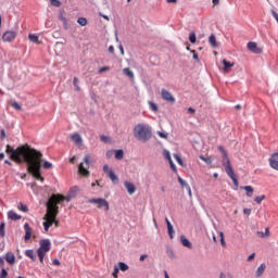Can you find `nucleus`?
Here are the masks:
<instances>
[{
	"instance_id": "obj_1",
	"label": "nucleus",
	"mask_w": 278,
	"mask_h": 278,
	"mask_svg": "<svg viewBox=\"0 0 278 278\" xmlns=\"http://www.w3.org/2000/svg\"><path fill=\"white\" fill-rule=\"evenodd\" d=\"M5 153L10 155L13 162H18L20 164L26 163L29 175L35 177L38 181H45V177L40 174V168H42V154L40 151L28 144L22 146L15 150L12 146L8 144Z\"/></svg>"
},
{
	"instance_id": "obj_2",
	"label": "nucleus",
	"mask_w": 278,
	"mask_h": 278,
	"mask_svg": "<svg viewBox=\"0 0 278 278\" xmlns=\"http://www.w3.org/2000/svg\"><path fill=\"white\" fill-rule=\"evenodd\" d=\"M64 202V197L62 194L56 193L52 194L47 204V213L43 216V229L45 231H49V228L53 227V223H55V218H58V214H60V203Z\"/></svg>"
},
{
	"instance_id": "obj_3",
	"label": "nucleus",
	"mask_w": 278,
	"mask_h": 278,
	"mask_svg": "<svg viewBox=\"0 0 278 278\" xmlns=\"http://www.w3.org/2000/svg\"><path fill=\"white\" fill-rule=\"evenodd\" d=\"M218 151L223 153V166L225 167L226 174L230 179L233 181V186L238 188V177L236 176V173L233 172V167L231 166V161H229V156L227 155V150L223 148V146L218 147Z\"/></svg>"
},
{
	"instance_id": "obj_4",
	"label": "nucleus",
	"mask_w": 278,
	"mask_h": 278,
	"mask_svg": "<svg viewBox=\"0 0 278 278\" xmlns=\"http://www.w3.org/2000/svg\"><path fill=\"white\" fill-rule=\"evenodd\" d=\"M134 136L139 142H149V139L152 138L153 132L151 131V127L146 124H138L134 128Z\"/></svg>"
},
{
	"instance_id": "obj_5",
	"label": "nucleus",
	"mask_w": 278,
	"mask_h": 278,
	"mask_svg": "<svg viewBox=\"0 0 278 278\" xmlns=\"http://www.w3.org/2000/svg\"><path fill=\"white\" fill-rule=\"evenodd\" d=\"M40 247L37 250L40 264H45V255L51 251V241L49 239H42L39 242Z\"/></svg>"
},
{
	"instance_id": "obj_6",
	"label": "nucleus",
	"mask_w": 278,
	"mask_h": 278,
	"mask_svg": "<svg viewBox=\"0 0 278 278\" xmlns=\"http://www.w3.org/2000/svg\"><path fill=\"white\" fill-rule=\"evenodd\" d=\"M92 162H94V160H92V156H90V154H86L84 157V163H80L78 166L79 175H81L83 177H89L90 172L88 170V168H90V164H92Z\"/></svg>"
},
{
	"instance_id": "obj_7",
	"label": "nucleus",
	"mask_w": 278,
	"mask_h": 278,
	"mask_svg": "<svg viewBox=\"0 0 278 278\" xmlns=\"http://www.w3.org/2000/svg\"><path fill=\"white\" fill-rule=\"evenodd\" d=\"M88 203H93L97 205L98 210H101L102 207H105L106 212H110V202L103 198H98V199H89Z\"/></svg>"
},
{
	"instance_id": "obj_8",
	"label": "nucleus",
	"mask_w": 278,
	"mask_h": 278,
	"mask_svg": "<svg viewBox=\"0 0 278 278\" xmlns=\"http://www.w3.org/2000/svg\"><path fill=\"white\" fill-rule=\"evenodd\" d=\"M16 36H18V33L15 30H7L2 35V40L3 42H14L16 40Z\"/></svg>"
},
{
	"instance_id": "obj_9",
	"label": "nucleus",
	"mask_w": 278,
	"mask_h": 278,
	"mask_svg": "<svg viewBox=\"0 0 278 278\" xmlns=\"http://www.w3.org/2000/svg\"><path fill=\"white\" fill-rule=\"evenodd\" d=\"M161 97L164 101H167L168 103H175V97H173V93H170L166 89L161 90Z\"/></svg>"
},
{
	"instance_id": "obj_10",
	"label": "nucleus",
	"mask_w": 278,
	"mask_h": 278,
	"mask_svg": "<svg viewBox=\"0 0 278 278\" xmlns=\"http://www.w3.org/2000/svg\"><path fill=\"white\" fill-rule=\"evenodd\" d=\"M24 230H25V237L24 240L25 242L31 240V235L34 233V228L29 226V223L24 224Z\"/></svg>"
},
{
	"instance_id": "obj_11",
	"label": "nucleus",
	"mask_w": 278,
	"mask_h": 278,
	"mask_svg": "<svg viewBox=\"0 0 278 278\" xmlns=\"http://www.w3.org/2000/svg\"><path fill=\"white\" fill-rule=\"evenodd\" d=\"M72 142H75L77 147H81L84 144V139L79 132H75L71 136Z\"/></svg>"
},
{
	"instance_id": "obj_12",
	"label": "nucleus",
	"mask_w": 278,
	"mask_h": 278,
	"mask_svg": "<svg viewBox=\"0 0 278 278\" xmlns=\"http://www.w3.org/2000/svg\"><path fill=\"white\" fill-rule=\"evenodd\" d=\"M269 166H271L274 170H278V152L270 156Z\"/></svg>"
},
{
	"instance_id": "obj_13",
	"label": "nucleus",
	"mask_w": 278,
	"mask_h": 278,
	"mask_svg": "<svg viewBox=\"0 0 278 278\" xmlns=\"http://www.w3.org/2000/svg\"><path fill=\"white\" fill-rule=\"evenodd\" d=\"M248 50L252 53H262V49L257 48V43L253 41L248 42Z\"/></svg>"
},
{
	"instance_id": "obj_14",
	"label": "nucleus",
	"mask_w": 278,
	"mask_h": 278,
	"mask_svg": "<svg viewBox=\"0 0 278 278\" xmlns=\"http://www.w3.org/2000/svg\"><path fill=\"white\" fill-rule=\"evenodd\" d=\"M222 64L224 65V73H229V71L236 66V63H231L225 59L222 61Z\"/></svg>"
},
{
	"instance_id": "obj_15",
	"label": "nucleus",
	"mask_w": 278,
	"mask_h": 278,
	"mask_svg": "<svg viewBox=\"0 0 278 278\" xmlns=\"http://www.w3.org/2000/svg\"><path fill=\"white\" fill-rule=\"evenodd\" d=\"M124 186L128 192V194H134L136 192V185L129 181H125Z\"/></svg>"
},
{
	"instance_id": "obj_16",
	"label": "nucleus",
	"mask_w": 278,
	"mask_h": 278,
	"mask_svg": "<svg viewBox=\"0 0 278 278\" xmlns=\"http://www.w3.org/2000/svg\"><path fill=\"white\" fill-rule=\"evenodd\" d=\"M4 258L11 266L16 263V256H14V253L12 252H8Z\"/></svg>"
},
{
	"instance_id": "obj_17",
	"label": "nucleus",
	"mask_w": 278,
	"mask_h": 278,
	"mask_svg": "<svg viewBox=\"0 0 278 278\" xmlns=\"http://www.w3.org/2000/svg\"><path fill=\"white\" fill-rule=\"evenodd\" d=\"M165 223L167 225V231L170 240H173V235L175 233V230L173 229V224H170V220H168V217L165 218Z\"/></svg>"
},
{
	"instance_id": "obj_18",
	"label": "nucleus",
	"mask_w": 278,
	"mask_h": 278,
	"mask_svg": "<svg viewBox=\"0 0 278 278\" xmlns=\"http://www.w3.org/2000/svg\"><path fill=\"white\" fill-rule=\"evenodd\" d=\"M8 218H10V220H21L22 216L16 214L14 211H9Z\"/></svg>"
},
{
	"instance_id": "obj_19",
	"label": "nucleus",
	"mask_w": 278,
	"mask_h": 278,
	"mask_svg": "<svg viewBox=\"0 0 278 278\" xmlns=\"http://www.w3.org/2000/svg\"><path fill=\"white\" fill-rule=\"evenodd\" d=\"M180 242L182 247H186L187 249H192V243L190 242V240H188V238H186V236L180 237Z\"/></svg>"
},
{
	"instance_id": "obj_20",
	"label": "nucleus",
	"mask_w": 278,
	"mask_h": 278,
	"mask_svg": "<svg viewBox=\"0 0 278 278\" xmlns=\"http://www.w3.org/2000/svg\"><path fill=\"white\" fill-rule=\"evenodd\" d=\"M108 176L111 179V181H113V184H118V176H116V174L114 173V170L110 169L108 172Z\"/></svg>"
},
{
	"instance_id": "obj_21",
	"label": "nucleus",
	"mask_w": 278,
	"mask_h": 278,
	"mask_svg": "<svg viewBox=\"0 0 278 278\" xmlns=\"http://www.w3.org/2000/svg\"><path fill=\"white\" fill-rule=\"evenodd\" d=\"M242 189L245 190V192H247L245 194L249 198L253 197V192H255V189H253L252 186H244V187H242Z\"/></svg>"
},
{
	"instance_id": "obj_22",
	"label": "nucleus",
	"mask_w": 278,
	"mask_h": 278,
	"mask_svg": "<svg viewBox=\"0 0 278 278\" xmlns=\"http://www.w3.org/2000/svg\"><path fill=\"white\" fill-rule=\"evenodd\" d=\"M208 42H210L211 47H213L214 49H216V47H218V42L216 41L215 35L210 36Z\"/></svg>"
},
{
	"instance_id": "obj_23",
	"label": "nucleus",
	"mask_w": 278,
	"mask_h": 278,
	"mask_svg": "<svg viewBox=\"0 0 278 278\" xmlns=\"http://www.w3.org/2000/svg\"><path fill=\"white\" fill-rule=\"evenodd\" d=\"M265 270H266V264L263 263V264H261L260 267L257 268V270H256V276H257V277H262V275H264Z\"/></svg>"
},
{
	"instance_id": "obj_24",
	"label": "nucleus",
	"mask_w": 278,
	"mask_h": 278,
	"mask_svg": "<svg viewBox=\"0 0 278 278\" xmlns=\"http://www.w3.org/2000/svg\"><path fill=\"white\" fill-rule=\"evenodd\" d=\"M25 255L26 257L33 260V262H36V254L34 253V250H26Z\"/></svg>"
},
{
	"instance_id": "obj_25",
	"label": "nucleus",
	"mask_w": 278,
	"mask_h": 278,
	"mask_svg": "<svg viewBox=\"0 0 278 278\" xmlns=\"http://www.w3.org/2000/svg\"><path fill=\"white\" fill-rule=\"evenodd\" d=\"M125 157V152L123 150H115V160H123Z\"/></svg>"
},
{
	"instance_id": "obj_26",
	"label": "nucleus",
	"mask_w": 278,
	"mask_h": 278,
	"mask_svg": "<svg viewBox=\"0 0 278 278\" xmlns=\"http://www.w3.org/2000/svg\"><path fill=\"white\" fill-rule=\"evenodd\" d=\"M118 268L122 270V273H126V270H129V266L125 264L124 262L118 263Z\"/></svg>"
},
{
	"instance_id": "obj_27",
	"label": "nucleus",
	"mask_w": 278,
	"mask_h": 278,
	"mask_svg": "<svg viewBox=\"0 0 278 278\" xmlns=\"http://www.w3.org/2000/svg\"><path fill=\"white\" fill-rule=\"evenodd\" d=\"M77 24L81 25V27H86V25H88V20L86 17H79Z\"/></svg>"
},
{
	"instance_id": "obj_28",
	"label": "nucleus",
	"mask_w": 278,
	"mask_h": 278,
	"mask_svg": "<svg viewBox=\"0 0 278 278\" xmlns=\"http://www.w3.org/2000/svg\"><path fill=\"white\" fill-rule=\"evenodd\" d=\"M59 18L63 23L64 29H68V20L64 17L62 14L59 16Z\"/></svg>"
},
{
	"instance_id": "obj_29",
	"label": "nucleus",
	"mask_w": 278,
	"mask_h": 278,
	"mask_svg": "<svg viewBox=\"0 0 278 278\" xmlns=\"http://www.w3.org/2000/svg\"><path fill=\"white\" fill-rule=\"evenodd\" d=\"M123 73H124L125 75H127V77L134 78V72H131V70H129V67H125V68L123 70Z\"/></svg>"
},
{
	"instance_id": "obj_30",
	"label": "nucleus",
	"mask_w": 278,
	"mask_h": 278,
	"mask_svg": "<svg viewBox=\"0 0 278 278\" xmlns=\"http://www.w3.org/2000/svg\"><path fill=\"white\" fill-rule=\"evenodd\" d=\"M0 236L1 238H5V223L0 224Z\"/></svg>"
},
{
	"instance_id": "obj_31",
	"label": "nucleus",
	"mask_w": 278,
	"mask_h": 278,
	"mask_svg": "<svg viewBox=\"0 0 278 278\" xmlns=\"http://www.w3.org/2000/svg\"><path fill=\"white\" fill-rule=\"evenodd\" d=\"M189 41L191 42V45H194L197 42V34L190 33Z\"/></svg>"
},
{
	"instance_id": "obj_32",
	"label": "nucleus",
	"mask_w": 278,
	"mask_h": 278,
	"mask_svg": "<svg viewBox=\"0 0 278 278\" xmlns=\"http://www.w3.org/2000/svg\"><path fill=\"white\" fill-rule=\"evenodd\" d=\"M42 166L46 170H49L50 168H53V164L49 161H45Z\"/></svg>"
},
{
	"instance_id": "obj_33",
	"label": "nucleus",
	"mask_w": 278,
	"mask_h": 278,
	"mask_svg": "<svg viewBox=\"0 0 278 278\" xmlns=\"http://www.w3.org/2000/svg\"><path fill=\"white\" fill-rule=\"evenodd\" d=\"M200 160H202V162H205V164H212V156L205 157L203 155H200Z\"/></svg>"
},
{
	"instance_id": "obj_34",
	"label": "nucleus",
	"mask_w": 278,
	"mask_h": 278,
	"mask_svg": "<svg viewBox=\"0 0 278 278\" xmlns=\"http://www.w3.org/2000/svg\"><path fill=\"white\" fill-rule=\"evenodd\" d=\"M28 40H30V42H38V36L34 34H29Z\"/></svg>"
},
{
	"instance_id": "obj_35",
	"label": "nucleus",
	"mask_w": 278,
	"mask_h": 278,
	"mask_svg": "<svg viewBox=\"0 0 278 278\" xmlns=\"http://www.w3.org/2000/svg\"><path fill=\"white\" fill-rule=\"evenodd\" d=\"M265 199H266V195H258L254 199V201L260 205L262 204V201H264Z\"/></svg>"
},
{
	"instance_id": "obj_36",
	"label": "nucleus",
	"mask_w": 278,
	"mask_h": 278,
	"mask_svg": "<svg viewBox=\"0 0 278 278\" xmlns=\"http://www.w3.org/2000/svg\"><path fill=\"white\" fill-rule=\"evenodd\" d=\"M73 84L77 91L81 90V88L79 87V78L74 77Z\"/></svg>"
},
{
	"instance_id": "obj_37",
	"label": "nucleus",
	"mask_w": 278,
	"mask_h": 278,
	"mask_svg": "<svg viewBox=\"0 0 278 278\" xmlns=\"http://www.w3.org/2000/svg\"><path fill=\"white\" fill-rule=\"evenodd\" d=\"M50 3L54 8H60L62 5V2H60V0H50Z\"/></svg>"
},
{
	"instance_id": "obj_38",
	"label": "nucleus",
	"mask_w": 278,
	"mask_h": 278,
	"mask_svg": "<svg viewBox=\"0 0 278 278\" xmlns=\"http://www.w3.org/2000/svg\"><path fill=\"white\" fill-rule=\"evenodd\" d=\"M178 184H180L181 188H186L188 186V182H186V180L180 176H178Z\"/></svg>"
},
{
	"instance_id": "obj_39",
	"label": "nucleus",
	"mask_w": 278,
	"mask_h": 278,
	"mask_svg": "<svg viewBox=\"0 0 278 278\" xmlns=\"http://www.w3.org/2000/svg\"><path fill=\"white\" fill-rule=\"evenodd\" d=\"M149 105H150V110H152V112H157V110H159L157 104L149 101Z\"/></svg>"
},
{
	"instance_id": "obj_40",
	"label": "nucleus",
	"mask_w": 278,
	"mask_h": 278,
	"mask_svg": "<svg viewBox=\"0 0 278 278\" xmlns=\"http://www.w3.org/2000/svg\"><path fill=\"white\" fill-rule=\"evenodd\" d=\"M175 160L178 162L180 166H184V160L178 154H174Z\"/></svg>"
},
{
	"instance_id": "obj_41",
	"label": "nucleus",
	"mask_w": 278,
	"mask_h": 278,
	"mask_svg": "<svg viewBox=\"0 0 278 278\" xmlns=\"http://www.w3.org/2000/svg\"><path fill=\"white\" fill-rule=\"evenodd\" d=\"M18 210H21V212H29V208L27 207V205L23 203H20Z\"/></svg>"
},
{
	"instance_id": "obj_42",
	"label": "nucleus",
	"mask_w": 278,
	"mask_h": 278,
	"mask_svg": "<svg viewBox=\"0 0 278 278\" xmlns=\"http://www.w3.org/2000/svg\"><path fill=\"white\" fill-rule=\"evenodd\" d=\"M11 105L12 108H14V110H18V111L23 110V108H21V104H18V102H13Z\"/></svg>"
},
{
	"instance_id": "obj_43",
	"label": "nucleus",
	"mask_w": 278,
	"mask_h": 278,
	"mask_svg": "<svg viewBox=\"0 0 278 278\" xmlns=\"http://www.w3.org/2000/svg\"><path fill=\"white\" fill-rule=\"evenodd\" d=\"M219 236H220V243H222V247H226V242H225V233L223 232H219Z\"/></svg>"
},
{
	"instance_id": "obj_44",
	"label": "nucleus",
	"mask_w": 278,
	"mask_h": 278,
	"mask_svg": "<svg viewBox=\"0 0 278 278\" xmlns=\"http://www.w3.org/2000/svg\"><path fill=\"white\" fill-rule=\"evenodd\" d=\"M5 277H8V270H5V268L2 267L0 278H5Z\"/></svg>"
},
{
	"instance_id": "obj_45",
	"label": "nucleus",
	"mask_w": 278,
	"mask_h": 278,
	"mask_svg": "<svg viewBox=\"0 0 278 278\" xmlns=\"http://www.w3.org/2000/svg\"><path fill=\"white\" fill-rule=\"evenodd\" d=\"M191 53H192V55H193V60H194L195 62H199V53H197V51H194V50H191Z\"/></svg>"
},
{
	"instance_id": "obj_46",
	"label": "nucleus",
	"mask_w": 278,
	"mask_h": 278,
	"mask_svg": "<svg viewBox=\"0 0 278 278\" xmlns=\"http://www.w3.org/2000/svg\"><path fill=\"white\" fill-rule=\"evenodd\" d=\"M106 71H110V66L101 67L98 73L101 75V73H106Z\"/></svg>"
},
{
	"instance_id": "obj_47",
	"label": "nucleus",
	"mask_w": 278,
	"mask_h": 278,
	"mask_svg": "<svg viewBox=\"0 0 278 278\" xmlns=\"http://www.w3.org/2000/svg\"><path fill=\"white\" fill-rule=\"evenodd\" d=\"M119 268L117 266L114 267L113 277L118 278Z\"/></svg>"
},
{
	"instance_id": "obj_48",
	"label": "nucleus",
	"mask_w": 278,
	"mask_h": 278,
	"mask_svg": "<svg viewBox=\"0 0 278 278\" xmlns=\"http://www.w3.org/2000/svg\"><path fill=\"white\" fill-rule=\"evenodd\" d=\"M157 136H160V138H164L165 140L168 138V134L162 131H157Z\"/></svg>"
},
{
	"instance_id": "obj_49",
	"label": "nucleus",
	"mask_w": 278,
	"mask_h": 278,
	"mask_svg": "<svg viewBox=\"0 0 278 278\" xmlns=\"http://www.w3.org/2000/svg\"><path fill=\"white\" fill-rule=\"evenodd\" d=\"M169 166H170L172 170H174V173H177V166L175 165V163L173 161H169Z\"/></svg>"
},
{
	"instance_id": "obj_50",
	"label": "nucleus",
	"mask_w": 278,
	"mask_h": 278,
	"mask_svg": "<svg viewBox=\"0 0 278 278\" xmlns=\"http://www.w3.org/2000/svg\"><path fill=\"white\" fill-rule=\"evenodd\" d=\"M164 156L166 157V160H168V162H172V161H173V159L170 157V152L165 151V152H164Z\"/></svg>"
},
{
	"instance_id": "obj_51",
	"label": "nucleus",
	"mask_w": 278,
	"mask_h": 278,
	"mask_svg": "<svg viewBox=\"0 0 278 278\" xmlns=\"http://www.w3.org/2000/svg\"><path fill=\"white\" fill-rule=\"evenodd\" d=\"M243 213H244L247 216H251V208H244V210H243Z\"/></svg>"
},
{
	"instance_id": "obj_52",
	"label": "nucleus",
	"mask_w": 278,
	"mask_h": 278,
	"mask_svg": "<svg viewBox=\"0 0 278 278\" xmlns=\"http://www.w3.org/2000/svg\"><path fill=\"white\" fill-rule=\"evenodd\" d=\"M253 260H255V253H252V254L248 257V262H253Z\"/></svg>"
},
{
	"instance_id": "obj_53",
	"label": "nucleus",
	"mask_w": 278,
	"mask_h": 278,
	"mask_svg": "<svg viewBox=\"0 0 278 278\" xmlns=\"http://www.w3.org/2000/svg\"><path fill=\"white\" fill-rule=\"evenodd\" d=\"M52 264H53L54 266H60L62 263H60V260L54 258V261L52 262Z\"/></svg>"
},
{
	"instance_id": "obj_54",
	"label": "nucleus",
	"mask_w": 278,
	"mask_h": 278,
	"mask_svg": "<svg viewBox=\"0 0 278 278\" xmlns=\"http://www.w3.org/2000/svg\"><path fill=\"white\" fill-rule=\"evenodd\" d=\"M118 49L121 51V55H125V49L123 48V45H119Z\"/></svg>"
},
{
	"instance_id": "obj_55",
	"label": "nucleus",
	"mask_w": 278,
	"mask_h": 278,
	"mask_svg": "<svg viewBox=\"0 0 278 278\" xmlns=\"http://www.w3.org/2000/svg\"><path fill=\"white\" fill-rule=\"evenodd\" d=\"M53 225L54 227H60V220H58V217H54Z\"/></svg>"
},
{
	"instance_id": "obj_56",
	"label": "nucleus",
	"mask_w": 278,
	"mask_h": 278,
	"mask_svg": "<svg viewBox=\"0 0 278 278\" xmlns=\"http://www.w3.org/2000/svg\"><path fill=\"white\" fill-rule=\"evenodd\" d=\"M0 138H1V140L5 139V130L4 129L1 130Z\"/></svg>"
},
{
	"instance_id": "obj_57",
	"label": "nucleus",
	"mask_w": 278,
	"mask_h": 278,
	"mask_svg": "<svg viewBox=\"0 0 278 278\" xmlns=\"http://www.w3.org/2000/svg\"><path fill=\"white\" fill-rule=\"evenodd\" d=\"M147 257H149V255L142 254L139 260H140V262H144V260H147Z\"/></svg>"
},
{
	"instance_id": "obj_58",
	"label": "nucleus",
	"mask_w": 278,
	"mask_h": 278,
	"mask_svg": "<svg viewBox=\"0 0 278 278\" xmlns=\"http://www.w3.org/2000/svg\"><path fill=\"white\" fill-rule=\"evenodd\" d=\"M5 266V261H3L2 257H0V268H3Z\"/></svg>"
},
{
	"instance_id": "obj_59",
	"label": "nucleus",
	"mask_w": 278,
	"mask_h": 278,
	"mask_svg": "<svg viewBox=\"0 0 278 278\" xmlns=\"http://www.w3.org/2000/svg\"><path fill=\"white\" fill-rule=\"evenodd\" d=\"M188 112H189V114H195L197 110H194L193 108H189Z\"/></svg>"
},
{
	"instance_id": "obj_60",
	"label": "nucleus",
	"mask_w": 278,
	"mask_h": 278,
	"mask_svg": "<svg viewBox=\"0 0 278 278\" xmlns=\"http://www.w3.org/2000/svg\"><path fill=\"white\" fill-rule=\"evenodd\" d=\"M103 170H104V173H110V166L104 165V166H103Z\"/></svg>"
},
{
	"instance_id": "obj_61",
	"label": "nucleus",
	"mask_w": 278,
	"mask_h": 278,
	"mask_svg": "<svg viewBox=\"0 0 278 278\" xmlns=\"http://www.w3.org/2000/svg\"><path fill=\"white\" fill-rule=\"evenodd\" d=\"M100 16H102V18H104L105 21H110V17L108 15H104L103 13H99Z\"/></svg>"
},
{
	"instance_id": "obj_62",
	"label": "nucleus",
	"mask_w": 278,
	"mask_h": 278,
	"mask_svg": "<svg viewBox=\"0 0 278 278\" xmlns=\"http://www.w3.org/2000/svg\"><path fill=\"white\" fill-rule=\"evenodd\" d=\"M109 53H114V46L109 47Z\"/></svg>"
},
{
	"instance_id": "obj_63",
	"label": "nucleus",
	"mask_w": 278,
	"mask_h": 278,
	"mask_svg": "<svg viewBox=\"0 0 278 278\" xmlns=\"http://www.w3.org/2000/svg\"><path fill=\"white\" fill-rule=\"evenodd\" d=\"M101 140H102V142H108V137L101 136Z\"/></svg>"
},
{
	"instance_id": "obj_64",
	"label": "nucleus",
	"mask_w": 278,
	"mask_h": 278,
	"mask_svg": "<svg viewBox=\"0 0 278 278\" xmlns=\"http://www.w3.org/2000/svg\"><path fill=\"white\" fill-rule=\"evenodd\" d=\"M219 278H227V275H226L225 273H222V274L219 275Z\"/></svg>"
}]
</instances>
